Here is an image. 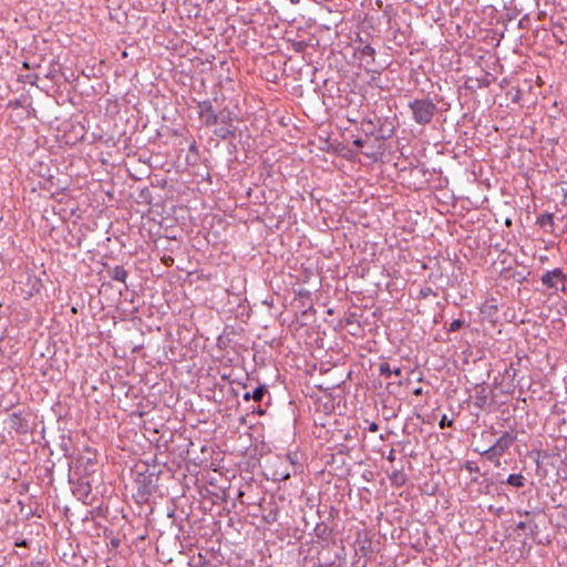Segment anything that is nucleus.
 Listing matches in <instances>:
<instances>
[{
    "mask_svg": "<svg viewBox=\"0 0 567 567\" xmlns=\"http://www.w3.org/2000/svg\"><path fill=\"white\" fill-rule=\"evenodd\" d=\"M162 470L157 464L145 465V470L137 473L134 481L133 499L138 505L147 504L158 488Z\"/></svg>",
    "mask_w": 567,
    "mask_h": 567,
    "instance_id": "obj_1",
    "label": "nucleus"
},
{
    "mask_svg": "<svg viewBox=\"0 0 567 567\" xmlns=\"http://www.w3.org/2000/svg\"><path fill=\"white\" fill-rule=\"evenodd\" d=\"M408 107L412 112L413 121L422 126L429 125L437 112L436 104L429 97L411 100Z\"/></svg>",
    "mask_w": 567,
    "mask_h": 567,
    "instance_id": "obj_2",
    "label": "nucleus"
},
{
    "mask_svg": "<svg viewBox=\"0 0 567 567\" xmlns=\"http://www.w3.org/2000/svg\"><path fill=\"white\" fill-rule=\"evenodd\" d=\"M380 118H378L377 132L374 135L373 144L369 145V150L362 152V154L369 158H377L378 154H381L384 151V142L392 137L394 134L393 127H385L380 124Z\"/></svg>",
    "mask_w": 567,
    "mask_h": 567,
    "instance_id": "obj_3",
    "label": "nucleus"
},
{
    "mask_svg": "<svg viewBox=\"0 0 567 567\" xmlns=\"http://www.w3.org/2000/svg\"><path fill=\"white\" fill-rule=\"evenodd\" d=\"M542 284L547 289L553 290H565V284L567 281V275L563 272L560 268L546 271L542 278Z\"/></svg>",
    "mask_w": 567,
    "mask_h": 567,
    "instance_id": "obj_4",
    "label": "nucleus"
},
{
    "mask_svg": "<svg viewBox=\"0 0 567 567\" xmlns=\"http://www.w3.org/2000/svg\"><path fill=\"white\" fill-rule=\"evenodd\" d=\"M8 425L11 431L19 435H25L33 432L29 419L24 417L20 412H13L8 417Z\"/></svg>",
    "mask_w": 567,
    "mask_h": 567,
    "instance_id": "obj_5",
    "label": "nucleus"
},
{
    "mask_svg": "<svg viewBox=\"0 0 567 567\" xmlns=\"http://www.w3.org/2000/svg\"><path fill=\"white\" fill-rule=\"evenodd\" d=\"M199 118L203 121L205 126H213L217 124V113L215 112L213 104L209 100L198 103Z\"/></svg>",
    "mask_w": 567,
    "mask_h": 567,
    "instance_id": "obj_6",
    "label": "nucleus"
},
{
    "mask_svg": "<svg viewBox=\"0 0 567 567\" xmlns=\"http://www.w3.org/2000/svg\"><path fill=\"white\" fill-rule=\"evenodd\" d=\"M517 440L514 431H505L493 444L499 453L504 454Z\"/></svg>",
    "mask_w": 567,
    "mask_h": 567,
    "instance_id": "obj_7",
    "label": "nucleus"
},
{
    "mask_svg": "<svg viewBox=\"0 0 567 567\" xmlns=\"http://www.w3.org/2000/svg\"><path fill=\"white\" fill-rule=\"evenodd\" d=\"M473 451L485 457L487 461L492 462L495 466L501 465V456L503 454L499 453V451L493 444L487 449L481 450L480 447H475Z\"/></svg>",
    "mask_w": 567,
    "mask_h": 567,
    "instance_id": "obj_8",
    "label": "nucleus"
},
{
    "mask_svg": "<svg viewBox=\"0 0 567 567\" xmlns=\"http://www.w3.org/2000/svg\"><path fill=\"white\" fill-rule=\"evenodd\" d=\"M536 225H538L545 233L554 234L555 218L551 213H544L537 217Z\"/></svg>",
    "mask_w": 567,
    "mask_h": 567,
    "instance_id": "obj_9",
    "label": "nucleus"
},
{
    "mask_svg": "<svg viewBox=\"0 0 567 567\" xmlns=\"http://www.w3.org/2000/svg\"><path fill=\"white\" fill-rule=\"evenodd\" d=\"M489 393L491 392L487 391V389L483 385H480L476 388L475 394L472 398H473V404L477 410L481 411L486 406Z\"/></svg>",
    "mask_w": 567,
    "mask_h": 567,
    "instance_id": "obj_10",
    "label": "nucleus"
},
{
    "mask_svg": "<svg viewBox=\"0 0 567 567\" xmlns=\"http://www.w3.org/2000/svg\"><path fill=\"white\" fill-rule=\"evenodd\" d=\"M355 54L359 55V59L363 60L368 58V63L374 61L375 50L369 43H363V41L359 40V45L355 48Z\"/></svg>",
    "mask_w": 567,
    "mask_h": 567,
    "instance_id": "obj_11",
    "label": "nucleus"
},
{
    "mask_svg": "<svg viewBox=\"0 0 567 567\" xmlns=\"http://www.w3.org/2000/svg\"><path fill=\"white\" fill-rule=\"evenodd\" d=\"M237 131H238L237 126H235L233 124H227V125L217 127L214 131V134L220 140H233L236 137Z\"/></svg>",
    "mask_w": 567,
    "mask_h": 567,
    "instance_id": "obj_12",
    "label": "nucleus"
},
{
    "mask_svg": "<svg viewBox=\"0 0 567 567\" xmlns=\"http://www.w3.org/2000/svg\"><path fill=\"white\" fill-rule=\"evenodd\" d=\"M296 297L299 299L300 306L306 308L302 311V315H306L308 310H312L313 306L311 302V292L305 288L299 289L296 291Z\"/></svg>",
    "mask_w": 567,
    "mask_h": 567,
    "instance_id": "obj_13",
    "label": "nucleus"
},
{
    "mask_svg": "<svg viewBox=\"0 0 567 567\" xmlns=\"http://www.w3.org/2000/svg\"><path fill=\"white\" fill-rule=\"evenodd\" d=\"M267 393V389L265 385H258L252 391H246L243 394V400L248 402L250 400H254L255 402H260L265 394Z\"/></svg>",
    "mask_w": 567,
    "mask_h": 567,
    "instance_id": "obj_14",
    "label": "nucleus"
},
{
    "mask_svg": "<svg viewBox=\"0 0 567 567\" xmlns=\"http://www.w3.org/2000/svg\"><path fill=\"white\" fill-rule=\"evenodd\" d=\"M389 480L391 481V484L396 487L405 485L408 476L403 472V466L400 468H394L392 473L389 474Z\"/></svg>",
    "mask_w": 567,
    "mask_h": 567,
    "instance_id": "obj_15",
    "label": "nucleus"
},
{
    "mask_svg": "<svg viewBox=\"0 0 567 567\" xmlns=\"http://www.w3.org/2000/svg\"><path fill=\"white\" fill-rule=\"evenodd\" d=\"M489 85V81L487 78H468L465 82V87L471 91H475L477 89L487 87Z\"/></svg>",
    "mask_w": 567,
    "mask_h": 567,
    "instance_id": "obj_16",
    "label": "nucleus"
},
{
    "mask_svg": "<svg viewBox=\"0 0 567 567\" xmlns=\"http://www.w3.org/2000/svg\"><path fill=\"white\" fill-rule=\"evenodd\" d=\"M526 482H527L526 477L520 473L509 474L505 481H502V483H505L515 488L524 487L526 485Z\"/></svg>",
    "mask_w": 567,
    "mask_h": 567,
    "instance_id": "obj_17",
    "label": "nucleus"
},
{
    "mask_svg": "<svg viewBox=\"0 0 567 567\" xmlns=\"http://www.w3.org/2000/svg\"><path fill=\"white\" fill-rule=\"evenodd\" d=\"M262 511V519L267 524H274L278 520L279 509L277 505L270 504L268 508L264 507Z\"/></svg>",
    "mask_w": 567,
    "mask_h": 567,
    "instance_id": "obj_18",
    "label": "nucleus"
},
{
    "mask_svg": "<svg viewBox=\"0 0 567 567\" xmlns=\"http://www.w3.org/2000/svg\"><path fill=\"white\" fill-rule=\"evenodd\" d=\"M109 277L115 281L125 282L127 278V271L123 266H115L107 270Z\"/></svg>",
    "mask_w": 567,
    "mask_h": 567,
    "instance_id": "obj_19",
    "label": "nucleus"
},
{
    "mask_svg": "<svg viewBox=\"0 0 567 567\" xmlns=\"http://www.w3.org/2000/svg\"><path fill=\"white\" fill-rule=\"evenodd\" d=\"M377 125L378 123H375L373 120H363L361 122V130L364 133L365 138H370L372 141L374 140Z\"/></svg>",
    "mask_w": 567,
    "mask_h": 567,
    "instance_id": "obj_20",
    "label": "nucleus"
},
{
    "mask_svg": "<svg viewBox=\"0 0 567 567\" xmlns=\"http://www.w3.org/2000/svg\"><path fill=\"white\" fill-rule=\"evenodd\" d=\"M316 535L322 540H328L332 534V529L323 523H318L315 528Z\"/></svg>",
    "mask_w": 567,
    "mask_h": 567,
    "instance_id": "obj_21",
    "label": "nucleus"
},
{
    "mask_svg": "<svg viewBox=\"0 0 567 567\" xmlns=\"http://www.w3.org/2000/svg\"><path fill=\"white\" fill-rule=\"evenodd\" d=\"M233 115H234L233 111H230V110H229V109H227V107H225V109L220 110V111L217 113V115H216V117H217V124H218V123H221V124H225V125H227V124H231V122H233Z\"/></svg>",
    "mask_w": 567,
    "mask_h": 567,
    "instance_id": "obj_22",
    "label": "nucleus"
},
{
    "mask_svg": "<svg viewBox=\"0 0 567 567\" xmlns=\"http://www.w3.org/2000/svg\"><path fill=\"white\" fill-rule=\"evenodd\" d=\"M87 452V456H84V455H81L78 460H76V466H81V465H94L96 460H95V453H93L90 449L86 450Z\"/></svg>",
    "mask_w": 567,
    "mask_h": 567,
    "instance_id": "obj_23",
    "label": "nucleus"
},
{
    "mask_svg": "<svg viewBox=\"0 0 567 567\" xmlns=\"http://www.w3.org/2000/svg\"><path fill=\"white\" fill-rule=\"evenodd\" d=\"M60 447L63 451V455L66 458H71L72 457L71 439L70 437H66L65 435H62L61 436Z\"/></svg>",
    "mask_w": 567,
    "mask_h": 567,
    "instance_id": "obj_24",
    "label": "nucleus"
},
{
    "mask_svg": "<svg viewBox=\"0 0 567 567\" xmlns=\"http://www.w3.org/2000/svg\"><path fill=\"white\" fill-rule=\"evenodd\" d=\"M542 514H544V509L542 507H538V506L533 507L530 509H526V511H517V515L520 516V517L522 516H525V517H529V516L536 517V516H539Z\"/></svg>",
    "mask_w": 567,
    "mask_h": 567,
    "instance_id": "obj_25",
    "label": "nucleus"
},
{
    "mask_svg": "<svg viewBox=\"0 0 567 567\" xmlns=\"http://www.w3.org/2000/svg\"><path fill=\"white\" fill-rule=\"evenodd\" d=\"M373 144V141L370 138L355 137L353 140V145L357 148H361L363 151L369 150V145Z\"/></svg>",
    "mask_w": 567,
    "mask_h": 567,
    "instance_id": "obj_26",
    "label": "nucleus"
},
{
    "mask_svg": "<svg viewBox=\"0 0 567 567\" xmlns=\"http://www.w3.org/2000/svg\"><path fill=\"white\" fill-rule=\"evenodd\" d=\"M481 311L482 313L492 317L497 312V306L494 305L493 301H486L483 303Z\"/></svg>",
    "mask_w": 567,
    "mask_h": 567,
    "instance_id": "obj_27",
    "label": "nucleus"
},
{
    "mask_svg": "<svg viewBox=\"0 0 567 567\" xmlns=\"http://www.w3.org/2000/svg\"><path fill=\"white\" fill-rule=\"evenodd\" d=\"M465 326V321L462 320V319H454L449 328H447V331L450 332H454V331H458L460 329H462L463 327Z\"/></svg>",
    "mask_w": 567,
    "mask_h": 567,
    "instance_id": "obj_28",
    "label": "nucleus"
},
{
    "mask_svg": "<svg viewBox=\"0 0 567 567\" xmlns=\"http://www.w3.org/2000/svg\"><path fill=\"white\" fill-rule=\"evenodd\" d=\"M379 373L380 375L384 378H390L392 375V369L388 362H383L379 367Z\"/></svg>",
    "mask_w": 567,
    "mask_h": 567,
    "instance_id": "obj_29",
    "label": "nucleus"
},
{
    "mask_svg": "<svg viewBox=\"0 0 567 567\" xmlns=\"http://www.w3.org/2000/svg\"><path fill=\"white\" fill-rule=\"evenodd\" d=\"M436 296V292L431 288V287H423L420 291H419V296L417 298L419 299H424L429 296Z\"/></svg>",
    "mask_w": 567,
    "mask_h": 567,
    "instance_id": "obj_30",
    "label": "nucleus"
},
{
    "mask_svg": "<svg viewBox=\"0 0 567 567\" xmlns=\"http://www.w3.org/2000/svg\"><path fill=\"white\" fill-rule=\"evenodd\" d=\"M463 466L470 473H481L480 467L473 461H466Z\"/></svg>",
    "mask_w": 567,
    "mask_h": 567,
    "instance_id": "obj_31",
    "label": "nucleus"
},
{
    "mask_svg": "<svg viewBox=\"0 0 567 567\" xmlns=\"http://www.w3.org/2000/svg\"><path fill=\"white\" fill-rule=\"evenodd\" d=\"M453 424V420L449 419L446 414L442 415L441 420L439 421L440 429L450 427Z\"/></svg>",
    "mask_w": 567,
    "mask_h": 567,
    "instance_id": "obj_32",
    "label": "nucleus"
},
{
    "mask_svg": "<svg viewBox=\"0 0 567 567\" xmlns=\"http://www.w3.org/2000/svg\"><path fill=\"white\" fill-rule=\"evenodd\" d=\"M481 484H484L483 487L480 488V492L482 494H489L491 492V486L493 485V483L488 480H485L484 482H482Z\"/></svg>",
    "mask_w": 567,
    "mask_h": 567,
    "instance_id": "obj_33",
    "label": "nucleus"
},
{
    "mask_svg": "<svg viewBox=\"0 0 567 567\" xmlns=\"http://www.w3.org/2000/svg\"><path fill=\"white\" fill-rule=\"evenodd\" d=\"M14 546L16 547H27L28 548L30 546V542L27 540V539H17L14 542Z\"/></svg>",
    "mask_w": 567,
    "mask_h": 567,
    "instance_id": "obj_34",
    "label": "nucleus"
},
{
    "mask_svg": "<svg viewBox=\"0 0 567 567\" xmlns=\"http://www.w3.org/2000/svg\"><path fill=\"white\" fill-rule=\"evenodd\" d=\"M528 528L530 529L532 535L538 534V525L534 522H529Z\"/></svg>",
    "mask_w": 567,
    "mask_h": 567,
    "instance_id": "obj_35",
    "label": "nucleus"
},
{
    "mask_svg": "<svg viewBox=\"0 0 567 567\" xmlns=\"http://www.w3.org/2000/svg\"><path fill=\"white\" fill-rule=\"evenodd\" d=\"M140 197H141L143 200L147 202V200L150 199V197H151L150 190H148L147 188L143 189V190L141 192V194H140Z\"/></svg>",
    "mask_w": 567,
    "mask_h": 567,
    "instance_id": "obj_36",
    "label": "nucleus"
},
{
    "mask_svg": "<svg viewBox=\"0 0 567 567\" xmlns=\"http://www.w3.org/2000/svg\"><path fill=\"white\" fill-rule=\"evenodd\" d=\"M517 384L519 386V391L523 392L524 391V388H529V383H524V378H520L518 381H517Z\"/></svg>",
    "mask_w": 567,
    "mask_h": 567,
    "instance_id": "obj_37",
    "label": "nucleus"
},
{
    "mask_svg": "<svg viewBox=\"0 0 567 567\" xmlns=\"http://www.w3.org/2000/svg\"><path fill=\"white\" fill-rule=\"evenodd\" d=\"M379 430V424L375 422H371L368 426L369 432H377Z\"/></svg>",
    "mask_w": 567,
    "mask_h": 567,
    "instance_id": "obj_38",
    "label": "nucleus"
},
{
    "mask_svg": "<svg viewBox=\"0 0 567 567\" xmlns=\"http://www.w3.org/2000/svg\"><path fill=\"white\" fill-rule=\"evenodd\" d=\"M528 524H529V522H519V523H517L516 528L519 530H524V529L528 528Z\"/></svg>",
    "mask_w": 567,
    "mask_h": 567,
    "instance_id": "obj_39",
    "label": "nucleus"
},
{
    "mask_svg": "<svg viewBox=\"0 0 567 567\" xmlns=\"http://www.w3.org/2000/svg\"><path fill=\"white\" fill-rule=\"evenodd\" d=\"M509 371L512 373V379L515 380L517 375V370L514 368L513 363H511L509 369L507 370V373L509 374Z\"/></svg>",
    "mask_w": 567,
    "mask_h": 567,
    "instance_id": "obj_40",
    "label": "nucleus"
},
{
    "mask_svg": "<svg viewBox=\"0 0 567 567\" xmlns=\"http://www.w3.org/2000/svg\"><path fill=\"white\" fill-rule=\"evenodd\" d=\"M509 371L512 373V379L515 380L517 375V370L514 368L513 363H511L509 369L507 370V373L509 374Z\"/></svg>",
    "mask_w": 567,
    "mask_h": 567,
    "instance_id": "obj_41",
    "label": "nucleus"
},
{
    "mask_svg": "<svg viewBox=\"0 0 567 567\" xmlns=\"http://www.w3.org/2000/svg\"><path fill=\"white\" fill-rule=\"evenodd\" d=\"M386 460L389 462H394V460H395V451L393 449L390 450L389 454L386 455Z\"/></svg>",
    "mask_w": 567,
    "mask_h": 567,
    "instance_id": "obj_42",
    "label": "nucleus"
},
{
    "mask_svg": "<svg viewBox=\"0 0 567 567\" xmlns=\"http://www.w3.org/2000/svg\"><path fill=\"white\" fill-rule=\"evenodd\" d=\"M520 99V91L517 90L516 93L512 96V102L516 103Z\"/></svg>",
    "mask_w": 567,
    "mask_h": 567,
    "instance_id": "obj_43",
    "label": "nucleus"
},
{
    "mask_svg": "<svg viewBox=\"0 0 567 567\" xmlns=\"http://www.w3.org/2000/svg\"><path fill=\"white\" fill-rule=\"evenodd\" d=\"M413 394L414 395H422L423 394V389L420 386V388H415L413 390Z\"/></svg>",
    "mask_w": 567,
    "mask_h": 567,
    "instance_id": "obj_44",
    "label": "nucleus"
},
{
    "mask_svg": "<svg viewBox=\"0 0 567 567\" xmlns=\"http://www.w3.org/2000/svg\"><path fill=\"white\" fill-rule=\"evenodd\" d=\"M401 369L400 368H395L394 370H392V374H395V375H401Z\"/></svg>",
    "mask_w": 567,
    "mask_h": 567,
    "instance_id": "obj_45",
    "label": "nucleus"
},
{
    "mask_svg": "<svg viewBox=\"0 0 567 567\" xmlns=\"http://www.w3.org/2000/svg\"><path fill=\"white\" fill-rule=\"evenodd\" d=\"M410 441L399 442L400 445H402V451H404V446L410 445Z\"/></svg>",
    "mask_w": 567,
    "mask_h": 567,
    "instance_id": "obj_46",
    "label": "nucleus"
},
{
    "mask_svg": "<svg viewBox=\"0 0 567 567\" xmlns=\"http://www.w3.org/2000/svg\"><path fill=\"white\" fill-rule=\"evenodd\" d=\"M471 483L473 484H481L482 482H480L478 477L474 476L471 478Z\"/></svg>",
    "mask_w": 567,
    "mask_h": 567,
    "instance_id": "obj_47",
    "label": "nucleus"
},
{
    "mask_svg": "<svg viewBox=\"0 0 567 567\" xmlns=\"http://www.w3.org/2000/svg\"><path fill=\"white\" fill-rule=\"evenodd\" d=\"M230 391H231L234 396H238L239 395V391L237 389L231 388Z\"/></svg>",
    "mask_w": 567,
    "mask_h": 567,
    "instance_id": "obj_48",
    "label": "nucleus"
},
{
    "mask_svg": "<svg viewBox=\"0 0 567 567\" xmlns=\"http://www.w3.org/2000/svg\"><path fill=\"white\" fill-rule=\"evenodd\" d=\"M554 37L557 39V42L559 44H563L564 43V40L560 38V37H557L556 34H554Z\"/></svg>",
    "mask_w": 567,
    "mask_h": 567,
    "instance_id": "obj_49",
    "label": "nucleus"
},
{
    "mask_svg": "<svg viewBox=\"0 0 567 567\" xmlns=\"http://www.w3.org/2000/svg\"><path fill=\"white\" fill-rule=\"evenodd\" d=\"M565 425H567V422H566V420H565V419H561V421H560V423H559L560 429H561L563 426H565Z\"/></svg>",
    "mask_w": 567,
    "mask_h": 567,
    "instance_id": "obj_50",
    "label": "nucleus"
},
{
    "mask_svg": "<svg viewBox=\"0 0 567 567\" xmlns=\"http://www.w3.org/2000/svg\"><path fill=\"white\" fill-rule=\"evenodd\" d=\"M111 543H112V545H113L114 547H116V546H118V543H120V542H118L117 539H112V542H111Z\"/></svg>",
    "mask_w": 567,
    "mask_h": 567,
    "instance_id": "obj_51",
    "label": "nucleus"
},
{
    "mask_svg": "<svg viewBox=\"0 0 567 567\" xmlns=\"http://www.w3.org/2000/svg\"><path fill=\"white\" fill-rule=\"evenodd\" d=\"M289 1H290V3H292V4H298V3L300 2V0H289Z\"/></svg>",
    "mask_w": 567,
    "mask_h": 567,
    "instance_id": "obj_52",
    "label": "nucleus"
},
{
    "mask_svg": "<svg viewBox=\"0 0 567 567\" xmlns=\"http://www.w3.org/2000/svg\"><path fill=\"white\" fill-rule=\"evenodd\" d=\"M409 456H412V457H413V456H414V453L411 451V452L409 453Z\"/></svg>",
    "mask_w": 567,
    "mask_h": 567,
    "instance_id": "obj_53",
    "label": "nucleus"
}]
</instances>
